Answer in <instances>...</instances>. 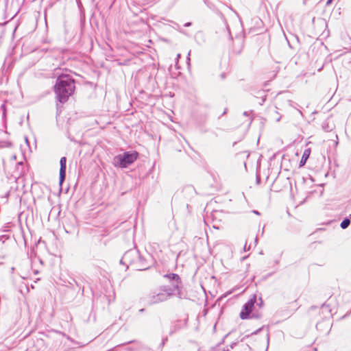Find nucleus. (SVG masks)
I'll list each match as a JSON object with an SVG mask.
<instances>
[{
  "label": "nucleus",
  "mask_w": 351,
  "mask_h": 351,
  "mask_svg": "<svg viewBox=\"0 0 351 351\" xmlns=\"http://www.w3.org/2000/svg\"><path fill=\"white\" fill-rule=\"evenodd\" d=\"M164 277L169 279V281L173 282L172 286H173V289H172L173 290V291H175V289H179V287L180 285V277L178 275H177L176 274H169L165 275Z\"/></svg>",
  "instance_id": "nucleus-7"
},
{
  "label": "nucleus",
  "mask_w": 351,
  "mask_h": 351,
  "mask_svg": "<svg viewBox=\"0 0 351 351\" xmlns=\"http://www.w3.org/2000/svg\"><path fill=\"white\" fill-rule=\"evenodd\" d=\"M74 90V80L67 74L59 75L54 86L57 99L60 103L66 102Z\"/></svg>",
  "instance_id": "nucleus-1"
},
{
  "label": "nucleus",
  "mask_w": 351,
  "mask_h": 351,
  "mask_svg": "<svg viewBox=\"0 0 351 351\" xmlns=\"http://www.w3.org/2000/svg\"><path fill=\"white\" fill-rule=\"evenodd\" d=\"M173 294V290L171 288H165L162 291L154 292L148 296V302L150 304H156L165 301L168 298Z\"/></svg>",
  "instance_id": "nucleus-3"
},
{
  "label": "nucleus",
  "mask_w": 351,
  "mask_h": 351,
  "mask_svg": "<svg viewBox=\"0 0 351 351\" xmlns=\"http://www.w3.org/2000/svg\"><path fill=\"white\" fill-rule=\"evenodd\" d=\"M243 250H244L245 251L246 250V244L245 245Z\"/></svg>",
  "instance_id": "nucleus-15"
},
{
  "label": "nucleus",
  "mask_w": 351,
  "mask_h": 351,
  "mask_svg": "<svg viewBox=\"0 0 351 351\" xmlns=\"http://www.w3.org/2000/svg\"><path fill=\"white\" fill-rule=\"evenodd\" d=\"M256 302V295H253L243 306L240 313V317L242 319H249L251 317L250 313L254 306Z\"/></svg>",
  "instance_id": "nucleus-4"
},
{
  "label": "nucleus",
  "mask_w": 351,
  "mask_h": 351,
  "mask_svg": "<svg viewBox=\"0 0 351 351\" xmlns=\"http://www.w3.org/2000/svg\"><path fill=\"white\" fill-rule=\"evenodd\" d=\"M310 149H305L304 153H303V155H302V157L301 158V160H300V165H304L308 158L309 157V155H310Z\"/></svg>",
  "instance_id": "nucleus-8"
},
{
  "label": "nucleus",
  "mask_w": 351,
  "mask_h": 351,
  "mask_svg": "<svg viewBox=\"0 0 351 351\" xmlns=\"http://www.w3.org/2000/svg\"><path fill=\"white\" fill-rule=\"evenodd\" d=\"M138 156V153L135 151L126 152L116 156L113 159V164L115 167L126 168L137 159Z\"/></svg>",
  "instance_id": "nucleus-2"
},
{
  "label": "nucleus",
  "mask_w": 351,
  "mask_h": 351,
  "mask_svg": "<svg viewBox=\"0 0 351 351\" xmlns=\"http://www.w3.org/2000/svg\"><path fill=\"white\" fill-rule=\"evenodd\" d=\"M350 219H351V215H350Z\"/></svg>",
  "instance_id": "nucleus-19"
},
{
  "label": "nucleus",
  "mask_w": 351,
  "mask_h": 351,
  "mask_svg": "<svg viewBox=\"0 0 351 351\" xmlns=\"http://www.w3.org/2000/svg\"><path fill=\"white\" fill-rule=\"evenodd\" d=\"M190 25H191V23H186V24H185V25H184V26L188 27V26H189Z\"/></svg>",
  "instance_id": "nucleus-11"
},
{
  "label": "nucleus",
  "mask_w": 351,
  "mask_h": 351,
  "mask_svg": "<svg viewBox=\"0 0 351 351\" xmlns=\"http://www.w3.org/2000/svg\"><path fill=\"white\" fill-rule=\"evenodd\" d=\"M262 304H263V301H262V300L261 299V302H259V304H261V305Z\"/></svg>",
  "instance_id": "nucleus-16"
},
{
  "label": "nucleus",
  "mask_w": 351,
  "mask_h": 351,
  "mask_svg": "<svg viewBox=\"0 0 351 351\" xmlns=\"http://www.w3.org/2000/svg\"><path fill=\"white\" fill-rule=\"evenodd\" d=\"M331 1H332V0H328V1H327V3H327V5L330 4V3H331Z\"/></svg>",
  "instance_id": "nucleus-10"
},
{
  "label": "nucleus",
  "mask_w": 351,
  "mask_h": 351,
  "mask_svg": "<svg viewBox=\"0 0 351 351\" xmlns=\"http://www.w3.org/2000/svg\"><path fill=\"white\" fill-rule=\"evenodd\" d=\"M254 213L255 214H256V215H258V214H259V213H258V211H254Z\"/></svg>",
  "instance_id": "nucleus-14"
},
{
  "label": "nucleus",
  "mask_w": 351,
  "mask_h": 351,
  "mask_svg": "<svg viewBox=\"0 0 351 351\" xmlns=\"http://www.w3.org/2000/svg\"><path fill=\"white\" fill-rule=\"evenodd\" d=\"M280 118H281L280 117H277L276 118V121H279L280 120Z\"/></svg>",
  "instance_id": "nucleus-12"
},
{
  "label": "nucleus",
  "mask_w": 351,
  "mask_h": 351,
  "mask_svg": "<svg viewBox=\"0 0 351 351\" xmlns=\"http://www.w3.org/2000/svg\"><path fill=\"white\" fill-rule=\"evenodd\" d=\"M262 304H263V301H262V300L261 299V302H259V304H261V305Z\"/></svg>",
  "instance_id": "nucleus-17"
},
{
  "label": "nucleus",
  "mask_w": 351,
  "mask_h": 351,
  "mask_svg": "<svg viewBox=\"0 0 351 351\" xmlns=\"http://www.w3.org/2000/svg\"><path fill=\"white\" fill-rule=\"evenodd\" d=\"M139 259L140 256L138 252L134 250H131L124 254L121 260V263L128 266V265L135 263L136 261Z\"/></svg>",
  "instance_id": "nucleus-5"
},
{
  "label": "nucleus",
  "mask_w": 351,
  "mask_h": 351,
  "mask_svg": "<svg viewBox=\"0 0 351 351\" xmlns=\"http://www.w3.org/2000/svg\"><path fill=\"white\" fill-rule=\"evenodd\" d=\"M223 351H229V350L226 349V350H223Z\"/></svg>",
  "instance_id": "nucleus-18"
},
{
  "label": "nucleus",
  "mask_w": 351,
  "mask_h": 351,
  "mask_svg": "<svg viewBox=\"0 0 351 351\" xmlns=\"http://www.w3.org/2000/svg\"><path fill=\"white\" fill-rule=\"evenodd\" d=\"M66 157H62L60 160V184L62 185V182L64 181L66 176Z\"/></svg>",
  "instance_id": "nucleus-6"
},
{
  "label": "nucleus",
  "mask_w": 351,
  "mask_h": 351,
  "mask_svg": "<svg viewBox=\"0 0 351 351\" xmlns=\"http://www.w3.org/2000/svg\"><path fill=\"white\" fill-rule=\"evenodd\" d=\"M189 56H190V52L188 53V60L189 61L190 60Z\"/></svg>",
  "instance_id": "nucleus-13"
},
{
  "label": "nucleus",
  "mask_w": 351,
  "mask_h": 351,
  "mask_svg": "<svg viewBox=\"0 0 351 351\" xmlns=\"http://www.w3.org/2000/svg\"><path fill=\"white\" fill-rule=\"evenodd\" d=\"M350 219L346 218V219H344L342 221V222L341 223L340 226H341V228L342 229H346V228H348V226L350 225Z\"/></svg>",
  "instance_id": "nucleus-9"
}]
</instances>
